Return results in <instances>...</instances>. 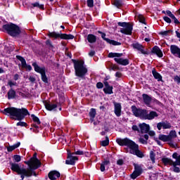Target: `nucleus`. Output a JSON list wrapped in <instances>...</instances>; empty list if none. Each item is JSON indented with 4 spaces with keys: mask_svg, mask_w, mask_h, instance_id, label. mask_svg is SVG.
I'll list each match as a JSON object with an SVG mask.
<instances>
[{
    "mask_svg": "<svg viewBox=\"0 0 180 180\" xmlns=\"http://www.w3.org/2000/svg\"><path fill=\"white\" fill-rule=\"evenodd\" d=\"M116 142L119 146H125L126 147H128L130 154L136 155V157H139V158H143V157H144V154L143 153V152H141L140 149H139V145L130 139H117L116 140Z\"/></svg>",
    "mask_w": 180,
    "mask_h": 180,
    "instance_id": "f257e3e1",
    "label": "nucleus"
},
{
    "mask_svg": "<svg viewBox=\"0 0 180 180\" xmlns=\"http://www.w3.org/2000/svg\"><path fill=\"white\" fill-rule=\"evenodd\" d=\"M11 165V169L12 171H14V172H17L18 175H21L20 177L22 179H25V176L27 178H29L32 176V175H34V176H37V174H36V172H34V169H37L40 165H36V166H32L30 168L25 169V168H20V166H19L18 164L16 163H10Z\"/></svg>",
    "mask_w": 180,
    "mask_h": 180,
    "instance_id": "f03ea898",
    "label": "nucleus"
},
{
    "mask_svg": "<svg viewBox=\"0 0 180 180\" xmlns=\"http://www.w3.org/2000/svg\"><path fill=\"white\" fill-rule=\"evenodd\" d=\"M2 113L4 115H6L7 116H13L14 117H16V120H23L26 116L29 114V111L26 108H17L15 107H11L5 108Z\"/></svg>",
    "mask_w": 180,
    "mask_h": 180,
    "instance_id": "7ed1b4c3",
    "label": "nucleus"
},
{
    "mask_svg": "<svg viewBox=\"0 0 180 180\" xmlns=\"http://www.w3.org/2000/svg\"><path fill=\"white\" fill-rule=\"evenodd\" d=\"M131 109L136 117H140L143 120H153L155 117H158V114L155 111L148 112L147 110L137 108L136 105H132Z\"/></svg>",
    "mask_w": 180,
    "mask_h": 180,
    "instance_id": "20e7f679",
    "label": "nucleus"
},
{
    "mask_svg": "<svg viewBox=\"0 0 180 180\" xmlns=\"http://www.w3.org/2000/svg\"><path fill=\"white\" fill-rule=\"evenodd\" d=\"M72 61L74 64L75 75L77 77H79L80 78H82V77H84L85 74L88 72V70L86 69V68L84 66V61L76 60L74 59Z\"/></svg>",
    "mask_w": 180,
    "mask_h": 180,
    "instance_id": "39448f33",
    "label": "nucleus"
},
{
    "mask_svg": "<svg viewBox=\"0 0 180 180\" xmlns=\"http://www.w3.org/2000/svg\"><path fill=\"white\" fill-rule=\"evenodd\" d=\"M3 29L7 32L8 34L12 36L13 37H16V36H19L21 33L19 26L13 23L3 25Z\"/></svg>",
    "mask_w": 180,
    "mask_h": 180,
    "instance_id": "423d86ee",
    "label": "nucleus"
},
{
    "mask_svg": "<svg viewBox=\"0 0 180 180\" xmlns=\"http://www.w3.org/2000/svg\"><path fill=\"white\" fill-rule=\"evenodd\" d=\"M123 56V53H110L108 54V57L110 58H113V57H117L115 58V62L117 63V64H120V65H129V59H123L120 58L119 57H122Z\"/></svg>",
    "mask_w": 180,
    "mask_h": 180,
    "instance_id": "0eeeda50",
    "label": "nucleus"
},
{
    "mask_svg": "<svg viewBox=\"0 0 180 180\" xmlns=\"http://www.w3.org/2000/svg\"><path fill=\"white\" fill-rule=\"evenodd\" d=\"M32 67H34V71H36V72L41 74L42 81L47 84L49 81L47 79V76H46V68H40V66H39L37 63H32Z\"/></svg>",
    "mask_w": 180,
    "mask_h": 180,
    "instance_id": "6e6552de",
    "label": "nucleus"
},
{
    "mask_svg": "<svg viewBox=\"0 0 180 180\" xmlns=\"http://www.w3.org/2000/svg\"><path fill=\"white\" fill-rule=\"evenodd\" d=\"M118 26H120V32L123 33L124 34H131V32L133 30V25H131L129 22H118Z\"/></svg>",
    "mask_w": 180,
    "mask_h": 180,
    "instance_id": "1a4fd4ad",
    "label": "nucleus"
},
{
    "mask_svg": "<svg viewBox=\"0 0 180 180\" xmlns=\"http://www.w3.org/2000/svg\"><path fill=\"white\" fill-rule=\"evenodd\" d=\"M48 36L49 37H53L54 39H64L65 40H72L74 39V35L67 34H59L56 32H49Z\"/></svg>",
    "mask_w": 180,
    "mask_h": 180,
    "instance_id": "9d476101",
    "label": "nucleus"
},
{
    "mask_svg": "<svg viewBox=\"0 0 180 180\" xmlns=\"http://www.w3.org/2000/svg\"><path fill=\"white\" fill-rule=\"evenodd\" d=\"M75 153H71L70 150H68V159L65 161V164L68 165H75V162L78 161V158L74 156Z\"/></svg>",
    "mask_w": 180,
    "mask_h": 180,
    "instance_id": "9b49d317",
    "label": "nucleus"
},
{
    "mask_svg": "<svg viewBox=\"0 0 180 180\" xmlns=\"http://www.w3.org/2000/svg\"><path fill=\"white\" fill-rule=\"evenodd\" d=\"M134 168L135 170L131 174V178H132V179H136V178H137V176H140V175H141V173L143 172V169L141 168V166L134 164Z\"/></svg>",
    "mask_w": 180,
    "mask_h": 180,
    "instance_id": "f8f14e48",
    "label": "nucleus"
},
{
    "mask_svg": "<svg viewBox=\"0 0 180 180\" xmlns=\"http://www.w3.org/2000/svg\"><path fill=\"white\" fill-rule=\"evenodd\" d=\"M98 33L100 34H101V37H102V39H103V40H105V41H107V43H109L110 44H112V46H120V44H122L120 42H117L115 40H110V39L106 38V34H105L101 31H98Z\"/></svg>",
    "mask_w": 180,
    "mask_h": 180,
    "instance_id": "ddd939ff",
    "label": "nucleus"
},
{
    "mask_svg": "<svg viewBox=\"0 0 180 180\" xmlns=\"http://www.w3.org/2000/svg\"><path fill=\"white\" fill-rule=\"evenodd\" d=\"M170 51L174 56H177L180 58V49L176 45L170 46Z\"/></svg>",
    "mask_w": 180,
    "mask_h": 180,
    "instance_id": "4468645a",
    "label": "nucleus"
},
{
    "mask_svg": "<svg viewBox=\"0 0 180 180\" xmlns=\"http://www.w3.org/2000/svg\"><path fill=\"white\" fill-rule=\"evenodd\" d=\"M157 127L158 130H161L162 127L163 129H171L172 126H171V124L168 122H162L158 123Z\"/></svg>",
    "mask_w": 180,
    "mask_h": 180,
    "instance_id": "2eb2a0df",
    "label": "nucleus"
},
{
    "mask_svg": "<svg viewBox=\"0 0 180 180\" xmlns=\"http://www.w3.org/2000/svg\"><path fill=\"white\" fill-rule=\"evenodd\" d=\"M141 133H148L150 131V125L146 123L139 124Z\"/></svg>",
    "mask_w": 180,
    "mask_h": 180,
    "instance_id": "dca6fc26",
    "label": "nucleus"
},
{
    "mask_svg": "<svg viewBox=\"0 0 180 180\" xmlns=\"http://www.w3.org/2000/svg\"><path fill=\"white\" fill-rule=\"evenodd\" d=\"M60 172L56 170L52 171L49 174V179H51V180H56L57 179V178H60Z\"/></svg>",
    "mask_w": 180,
    "mask_h": 180,
    "instance_id": "f3484780",
    "label": "nucleus"
},
{
    "mask_svg": "<svg viewBox=\"0 0 180 180\" xmlns=\"http://www.w3.org/2000/svg\"><path fill=\"white\" fill-rule=\"evenodd\" d=\"M115 113L117 117L122 115V105L120 103H115Z\"/></svg>",
    "mask_w": 180,
    "mask_h": 180,
    "instance_id": "a211bd4d",
    "label": "nucleus"
},
{
    "mask_svg": "<svg viewBox=\"0 0 180 180\" xmlns=\"http://www.w3.org/2000/svg\"><path fill=\"white\" fill-rule=\"evenodd\" d=\"M152 53L153 54H157L158 57H162V51H161V49H160V47L157 46H155L153 48V50L151 51Z\"/></svg>",
    "mask_w": 180,
    "mask_h": 180,
    "instance_id": "6ab92c4d",
    "label": "nucleus"
},
{
    "mask_svg": "<svg viewBox=\"0 0 180 180\" xmlns=\"http://www.w3.org/2000/svg\"><path fill=\"white\" fill-rule=\"evenodd\" d=\"M132 46L134 49H136L139 51H141V54H147V52H146L143 48V46L140 44H133Z\"/></svg>",
    "mask_w": 180,
    "mask_h": 180,
    "instance_id": "aec40b11",
    "label": "nucleus"
},
{
    "mask_svg": "<svg viewBox=\"0 0 180 180\" xmlns=\"http://www.w3.org/2000/svg\"><path fill=\"white\" fill-rule=\"evenodd\" d=\"M162 161L165 165H173L175 162H173L171 159L168 158H165L162 159Z\"/></svg>",
    "mask_w": 180,
    "mask_h": 180,
    "instance_id": "412c9836",
    "label": "nucleus"
},
{
    "mask_svg": "<svg viewBox=\"0 0 180 180\" xmlns=\"http://www.w3.org/2000/svg\"><path fill=\"white\" fill-rule=\"evenodd\" d=\"M30 160L34 162L35 165H41V162H40V160L37 159V153H34L33 157L30 158Z\"/></svg>",
    "mask_w": 180,
    "mask_h": 180,
    "instance_id": "4be33fe9",
    "label": "nucleus"
},
{
    "mask_svg": "<svg viewBox=\"0 0 180 180\" xmlns=\"http://www.w3.org/2000/svg\"><path fill=\"white\" fill-rule=\"evenodd\" d=\"M142 96H143V102L146 105H150V103H151V97H150L147 94H143Z\"/></svg>",
    "mask_w": 180,
    "mask_h": 180,
    "instance_id": "5701e85b",
    "label": "nucleus"
},
{
    "mask_svg": "<svg viewBox=\"0 0 180 180\" xmlns=\"http://www.w3.org/2000/svg\"><path fill=\"white\" fill-rule=\"evenodd\" d=\"M45 108H46V109H47V110H54V109H56V108H57V105L46 103Z\"/></svg>",
    "mask_w": 180,
    "mask_h": 180,
    "instance_id": "b1692460",
    "label": "nucleus"
},
{
    "mask_svg": "<svg viewBox=\"0 0 180 180\" xmlns=\"http://www.w3.org/2000/svg\"><path fill=\"white\" fill-rule=\"evenodd\" d=\"M109 164H110V162L109 160H105L101 163V167H100L101 172H103L105 171V167H108Z\"/></svg>",
    "mask_w": 180,
    "mask_h": 180,
    "instance_id": "393cba45",
    "label": "nucleus"
},
{
    "mask_svg": "<svg viewBox=\"0 0 180 180\" xmlns=\"http://www.w3.org/2000/svg\"><path fill=\"white\" fill-rule=\"evenodd\" d=\"M16 96V92L13 89H10L8 92V98L13 99Z\"/></svg>",
    "mask_w": 180,
    "mask_h": 180,
    "instance_id": "a878e982",
    "label": "nucleus"
},
{
    "mask_svg": "<svg viewBox=\"0 0 180 180\" xmlns=\"http://www.w3.org/2000/svg\"><path fill=\"white\" fill-rule=\"evenodd\" d=\"M167 136L169 141H171L172 139H176V131L175 130H172Z\"/></svg>",
    "mask_w": 180,
    "mask_h": 180,
    "instance_id": "bb28decb",
    "label": "nucleus"
},
{
    "mask_svg": "<svg viewBox=\"0 0 180 180\" xmlns=\"http://www.w3.org/2000/svg\"><path fill=\"white\" fill-rule=\"evenodd\" d=\"M18 60H19L21 62V65L22 68H25L26 67V65H27V64L26 63V60L25 59V58L22 57V56H17Z\"/></svg>",
    "mask_w": 180,
    "mask_h": 180,
    "instance_id": "cd10ccee",
    "label": "nucleus"
},
{
    "mask_svg": "<svg viewBox=\"0 0 180 180\" xmlns=\"http://www.w3.org/2000/svg\"><path fill=\"white\" fill-rule=\"evenodd\" d=\"M20 146V142H18L17 143L14 144L13 146H8L7 148V150L11 153V151H13V150H15V148H18Z\"/></svg>",
    "mask_w": 180,
    "mask_h": 180,
    "instance_id": "c85d7f7f",
    "label": "nucleus"
},
{
    "mask_svg": "<svg viewBox=\"0 0 180 180\" xmlns=\"http://www.w3.org/2000/svg\"><path fill=\"white\" fill-rule=\"evenodd\" d=\"M87 40L89 43H95L96 41V37L94 34H89L87 36Z\"/></svg>",
    "mask_w": 180,
    "mask_h": 180,
    "instance_id": "c756f323",
    "label": "nucleus"
},
{
    "mask_svg": "<svg viewBox=\"0 0 180 180\" xmlns=\"http://www.w3.org/2000/svg\"><path fill=\"white\" fill-rule=\"evenodd\" d=\"M152 74H153L154 78H155V79H158V81H161V79H162V77L161 76V75H160V73L155 72V70H153Z\"/></svg>",
    "mask_w": 180,
    "mask_h": 180,
    "instance_id": "7c9ffc66",
    "label": "nucleus"
},
{
    "mask_svg": "<svg viewBox=\"0 0 180 180\" xmlns=\"http://www.w3.org/2000/svg\"><path fill=\"white\" fill-rule=\"evenodd\" d=\"M90 117H91V120L93 121L95 119V116H96V110L95 108H91L89 113Z\"/></svg>",
    "mask_w": 180,
    "mask_h": 180,
    "instance_id": "2f4dec72",
    "label": "nucleus"
},
{
    "mask_svg": "<svg viewBox=\"0 0 180 180\" xmlns=\"http://www.w3.org/2000/svg\"><path fill=\"white\" fill-rule=\"evenodd\" d=\"M103 91L105 94H108L109 95H111V94H113V86H108L103 89Z\"/></svg>",
    "mask_w": 180,
    "mask_h": 180,
    "instance_id": "473e14b6",
    "label": "nucleus"
},
{
    "mask_svg": "<svg viewBox=\"0 0 180 180\" xmlns=\"http://www.w3.org/2000/svg\"><path fill=\"white\" fill-rule=\"evenodd\" d=\"M176 162H178V160L174 161V163L173 165V167H174L173 171H174V172H176V174H179L180 168L176 166L177 165L180 166V165L176 164Z\"/></svg>",
    "mask_w": 180,
    "mask_h": 180,
    "instance_id": "72a5a7b5",
    "label": "nucleus"
},
{
    "mask_svg": "<svg viewBox=\"0 0 180 180\" xmlns=\"http://www.w3.org/2000/svg\"><path fill=\"white\" fill-rule=\"evenodd\" d=\"M159 140L162 141H169V136L168 135L160 134L159 135Z\"/></svg>",
    "mask_w": 180,
    "mask_h": 180,
    "instance_id": "f704fd0d",
    "label": "nucleus"
},
{
    "mask_svg": "<svg viewBox=\"0 0 180 180\" xmlns=\"http://www.w3.org/2000/svg\"><path fill=\"white\" fill-rule=\"evenodd\" d=\"M172 158H174V160H177L176 164L180 165V155L178 156V153H174L172 155Z\"/></svg>",
    "mask_w": 180,
    "mask_h": 180,
    "instance_id": "c9c22d12",
    "label": "nucleus"
},
{
    "mask_svg": "<svg viewBox=\"0 0 180 180\" xmlns=\"http://www.w3.org/2000/svg\"><path fill=\"white\" fill-rule=\"evenodd\" d=\"M101 146L103 147H106V146H109V137L106 136L105 140L101 141Z\"/></svg>",
    "mask_w": 180,
    "mask_h": 180,
    "instance_id": "e433bc0d",
    "label": "nucleus"
},
{
    "mask_svg": "<svg viewBox=\"0 0 180 180\" xmlns=\"http://www.w3.org/2000/svg\"><path fill=\"white\" fill-rule=\"evenodd\" d=\"M25 163L28 165V168H32V167H36V165H35L34 162L33 161L31 160V159L27 162H25Z\"/></svg>",
    "mask_w": 180,
    "mask_h": 180,
    "instance_id": "4c0bfd02",
    "label": "nucleus"
},
{
    "mask_svg": "<svg viewBox=\"0 0 180 180\" xmlns=\"http://www.w3.org/2000/svg\"><path fill=\"white\" fill-rule=\"evenodd\" d=\"M136 16L141 23H143L144 25H146V19L144 18V16H143V15L139 14Z\"/></svg>",
    "mask_w": 180,
    "mask_h": 180,
    "instance_id": "58836bf2",
    "label": "nucleus"
},
{
    "mask_svg": "<svg viewBox=\"0 0 180 180\" xmlns=\"http://www.w3.org/2000/svg\"><path fill=\"white\" fill-rule=\"evenodd\" d=\"M169 18H171V19H172L174 20V22L176 25H179V20H178V19H176V18L175 17V15H174V14H172V13L169 15Z\"/></svg>",
    "mask_w": 180,
    "mask_h": 180,
    "instance_id": "ea45409f",
    "label": "nucleus"
},
{
    "mask_svg": "<svg viewBox=\"0 0 180 180\" xmlns=\"http://www.w3.org/2000/svg\"><path fill=\"white\" fill-rule=\"evenodd\" d=\"M169 18H171V19H172L174 20V22L176 25H179V20H178V19H176V18L175 17V15H174V14H172V13L169 15Z\"/></svg>",
    "mask_w": 180,
    "mask_h": 180,
    "instance_id": "a19ab883",
    "label": "nucleus"
},
{
    "mask_svg": "<svg viewBox=\"0 0 180 180\" xmlns=\"http://www.w3.org/2000/svg\"><path fill=\"white\" fill-rule=\"evenodd\" d=\"M169 18H171V19H172L174 20V22L176 25H179V20H178V19H176V18L175 17V15H174V14H172V13L169 15Z\"/></svg>",
    "mask_w": 180,
    "mask_h": 180,
    "instance_id": "79ce46f5",
    "label": "nucleus"
},
{
    "mask_svg": "<svg viewBox=\"0 0 180 180\" xmlns=\"http://www.w3.org/2000/svg\"><path fill=\"white\" fill-rule=\"evenodd\" d=\"M114 5L117 8H120V6H122V5H123V2H122V1H120V0H115Z\"/></svg>",
    "mask_w": 180,
    "mask_h": 180,
    "instance_id": "37998d69",
    "label": "nucleus"
},
{
    "mask_svg": "<svg viewBox=\"0 0 180 180\" xmlns=\"http://www.w3.org/2000/svg\"><path fill=\"white\" fill-rule=\"evenodd\" d=\"M32 6H34V8H39V9H44V5L40 4L37 2L32 4Z\"/></svg>",
    "mask_w": 180,
    "mask_h": 180,
    "instance_id": "c03bdc74",
    "label": "nucleus"
},
{
    "mask_svg": "<svg viewBox=\"0 0 180 180\" xmlns=\"http://www.w3.org/2000/svg\"><path fill=\"white\" fill-rule=\"evenodd\" d=\"M150 158L153 162V164L155 163V154H154V152L151 151L150 152Z\"/></svg>",
    "mask_w": 180,
    "mask_h": 180,
    "instance_id": "a18cd8bd",
    "label": "nucleus"
},
{
    "mask_svg": "<svg viewBox=\"0 0 180 180\" xmlns=\"http://www.w3.org/2000/svg\"><path fill=\"white\" fill-rule=\"evenodd\" d=\"M31 117H32V120L37 123V124H40V120L39 117H36L34 115H31Z\"/></svg>",
    "mask_w": 180,
    "mask_h": 180,
    "instance_id": "49530a36",
    "label": "nucleus"
},
{
    "mask_svg": "<svg viewBox=\"0 0 180 180\" xmlns=\"http://www.w3.org/2000/svg\"><path fill=\"white\" fill-rule=\"evenodd\" d=\"M13 158L15 162H20V160H22V158L19 155H14Z\"/></svg>",
    "mask_w": 180,
    "mask_h": 180,
    "instance_id": "de8ad7c7",
    "label": "nucleus"
},
{
    "mask_svg": "<svg viewBox=\"0 0 180 180\" xmlns=\"http://www.w3.org/2000/svg\"><path fill=\"white\" fill-rule=\"evenodd\" d=\"M172 32V30L163 31L160 32V34H161L162 36H168V34H169V33H171Z\"/></svg>",
    "mask_w": 180,
    "mask_h": 180,
    "instance_id": "09e8293b",
    "label": "nucleus"
},
{
    "mask_svg": "<svg viewBox=\"0 0 180 180\" xmlns=\"http://www.w3.org/2000/svg\"><path fill=\"white\" fill-rule=\"evenodd\" d=\"M87 6H89V8H93L94 7V0H87Z\"/></svg>",
    "mask_w": 180,
    "mask_h": 180,
    "instance_id": "8fccbe9b",
    "label": "nucleus"
},
{
    "mask_svg": "<svg viewBox=\"0 0 180 180\" xmlns=\"http://www.w3.org/2000/svg\"><path fill=\"white\" fill-rule=\"evenodd\" d=\"M27 124H26V122H19L17 123V126H21V127H23L25 126H26Z\"/></svg>",
    "mask_w": 180,
    "mask_h": 180,
    "instance_id": "3c124183",
    "label": "nucleus"
},
{
    "mask_svg": "<svg viewBox=\"0 0 180 180\" xmlns=\"http://www.w3.org/2000/svg\"><path fill=\"white\" fill-rule=\"evenodd\" d=\"M96 87L98 89H101V88H103V84L102 82H98L96 84Z\"/></svg>",
    "mask_w": 180,
    "mask_h": 180,
    "instance_id": "603ef678",
    "label": "nucleus"
},
{
    "mask_svg": "<svg viewBox=\"0 0 180 180\" xmlns=\"http://www.w3.org/2000/svg\"><path fill=\"white\" fill-rule=\"evenodd\" d=\"M163 19L167 22V23H171L172 22L171 18L167 16L164 17Z\"/></svg>",
    "mask_w": 180,
    "mask_h": 180,
    "instance_id": "864d4df0",
    "label": "nucleus"
},
{
    "mask_svg": "<svg viewBox=\"0 0 180 180\" xmlns=\"http://www.w3.org/2000/svg\"><path fill=\"white\" fill-rule=\"evenodd\" d=\"M8 84L11 88H12L13 86L16 85V82H13L12 81H8Z\"/></svg>",
    "mask_w": 180,
    "mask_h": 180,
    "instance_id": "5fc2aeb1",
    "label": "nucleus"
},
{
    "mask_svg": "<svg viewBox=\"0 0 180 180\" xmlns=\"http://www.w3.org/2000/svg\"><path fill=\"white\" fill-rule=\"evenodd\" d=\"M139 142L141 143V144H147V141L143 138L139 139Z\"/></svg>",
    "mask_w": 180,
    "mask_h": 180,
    "instance_id": "6e6d98bb",
    "label": "nucleus"
},
{
    "mask_svg": "<svg viewBox=\"0 0 180 180\" xmlns=\"http://www.w3.org/2000/svg\"><path fill=\"white\" fill-rule=\"evenodd\" d=\"M75 154L77 155H84V151H82V150H77V151L75 152Z\"/></svg>",
    "mask_w": 180,
    "mask_h": 180,
    "instance_id": "4d7b16f0",
    "label": "nucleus"
},
{
    "mask_svg": "<svg viewBox=\"0 0 180 180\" xmlns=\"http://www.w3.org/2000/svg\"><path fill=\"white\" fill-rule=\"evenodd\" d=\"M174 81L175 82H177L178 84H180V77L179 76L174 77Z\"/></svg>",
    "mask_w": 180,
    "mask_h": 180,
    "instance_id": "13d9d810",
    "label": "nucleus"
},
{
    "mask_svg": "<svg viewBox=\"0 0 180 180\" xmlns=\"http://www.w3.org/2000/svg\"><path fill=\"white\" fill-rule=\"evenodd\" d=\"M110 68H111V70H112L113 71H116V70H119V67H117V65H112V66L110 67Z\"/></svg>",
    "mask_w": 180,
    "mask_h": 180,
    "instance_id": "bf43d9fd",
    "label": "nucleus"
},
{
    "mask_svg": "<svg viewBox=\"0 0 180 180\" xmlns=\"http://www.w3.org/2000/svg\"><path fill=\"white\" fill-rule=\"evenodd\" d=\"M148 134L150 136V137H153V136H155V132L154 131H150Z\"/></svg>",
    "mask_w": 180,
    "mask_h": 180,
    "instance_id": "052dcab7",
    "label": "nucleus"
},
{
    "mask_svg": "<svg viewBox=\"0 0 180 180\" xmlns=\"http://www.w3.org/2000/svg\"><path fill=\"white\" fill-rule=\"evenodd\" d=\"M117 165H123V160L120 159L117 162Z\"/></svg>",
    "mask_w": 180,
    "mask_h": 180,
    "instance_id": "680f3d73",
    "label": "nucleus"
},
{
    "mask_svg": "<svg viewBox=\"0 0 180 180\" xmlns=\"http://www.w3.org/2000/svg\"><path fill=\"white\" fill-rule=\"evenodd\" d=\"M132 130H134V131H139V127H137L136 125H133Z\"/></svg>",
    "mask_w": 180,
    "mask_h": 180,
    "instance_id": "e2e57ef3",
    "label": "nucleus"
},
{
    "mask_svg": "<svg viewBox=\"0 0 180 180\" xmlns=\"http://www.w3.org/2000/svg\"><path fill=\"white\" fill-rule=\"evenodd\" d=\"M24 68H26L29 71H32V66L30 65H26V66Z\"/></svg>",
    "mask_w": 180,
    "mask_h": 180,
    "instance_id": "0e129e2a",
    "label": "nucleus"
},
{
    "mask_svg": "<svg viewBox=\"0 0 180 180\" xmlns=\"http://www.w3.org/2000/svg\"><path fill=\"white\" fill-rule=\"evenodd\" d=\"M89 56H90V57H94V56H95V51H91L89 53Z\"/></svg>",
    "mask_w": 180,
    "mask_h": 180,
    "instance_id": "69168bd1",
    "label": "nucleus"
},
{
    "mask_svg": "<svg viewBox=\"0 0 180 180\" xmlns=\"http://www.w3.org/2000/svg\"><path fill=\"white\" fill-rule=\"evenodd\" d=\"M14 81H18L19 79V75L15 74L13 77Z\"/></svg>",
    "mask_w": 180,
    "mask_h": 180,
    "instance_id": "338daca9",
    "label": "nucleus"
},
{
    "mask_svg": "<svg viewBox=\"0 0 180 180\" xmlns=\"http://www.w3.org/2000/svg\"><path fill=\"white\" fill-rule=\"evenodd\" d=\"M30 82H34V81H36V78L33 77H30L29 78Z\"/></svg>",
    "mask_w": 180,
    "mask_h": 180,
    "instance_id": "774afa93",
    "label": "nucleus"
}]
</instances>
